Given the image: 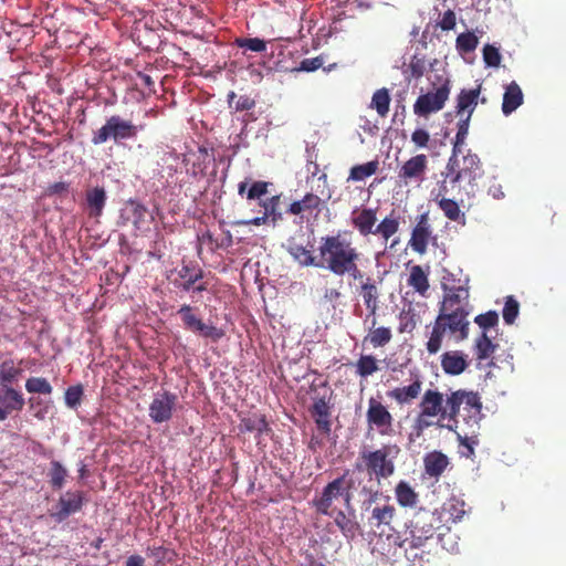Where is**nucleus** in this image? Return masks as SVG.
Segmentation results:
<instances>
[{
  "label": "nucleus",
  "instance_id": "nucleus-1",
  "mask_svg": "<svg viewBox=\"0 0 566 566\" xmlns=\"http://www.w3.org/2000/svg\"><path fill=\"white\" fill-rule=\"evenodd\" d=\"M481 411V397L475 391L459 389L444 398L442 392L427 389L419 402V412L412 424V433L420 438L423 431L433 424L455 432L460 416L470 428H474L479 426Z\"/></svg>",
  "mask_w": 566,
  "mask_h": 566
},
{
  "label": "nucleus",
  "instance_id": "nucleus-2",
  "mask_svg": "<svg viewBox=\"0 0 566 566\" xmlns=\"http://www.w3.org/2000/svg\"><path fill=\"white\" fill-rule=\"evenodd\" d=\"M469 287L453 289V291L443 293L438 316L426 344L430 355H434L441 349L447 333L453 336L457 342H462L469 337Z\"/></svg>",
  "mask_w": 566,
  "mask_h": 566
},
{
  "label": "nucleus",
  "instance_id": "nucleus-3",
  "mask_svg": "<svg viewBox=\"0 0 566 566\" xmlns=\"http://www.w3.org/2000/svg\"><path fill=\"white\" fill-rule=\"evenodd\" d=\"M318 255L319 264L316 266L324 268L338 276H343L347 265L360 258L357 249L340 232L321 238Z\"/></svg>",
  "mask_w": 566,
  "mask_h": 566
},
{
  "label": "nucleus",
  "instance_id": "nucleus-4",
  "mask_svg": "<svg viewBox=\"0 0 566 566\" xmlns=\"http://www.w3.org/2000/svg\"><path fill=\"white\" fill-rule=\"evenodd\" d=\"M460 153L452 151L446 169L452 177V182L462 186V190L470 196L474 192L476 179L481 176V160L476 154L469 151L460 157Z\"/></svg>",
  "mask_w": 566,
  "mask_h": 566
},
{
  "label": "nucleus",
  "instance_id": "nucleus-5",
  "mask_svg": "<svg viewBox=\"0 0 566 566\" xmlns=\"http://www.w3.org/2000/svg\"><path fill=\"white\" fill-rule=\"evenodd\" d=\"M310 392L313 400L310 407V413L314 419L317 429L328 434L331 432V409L333 390L328 387L326 381L316 382L315 380L310 386Z\"/></svg>",
  "mask_w": 566,
  "mask_h": 566
},
{
  "label": "nucleus",
  "instance_id": "nucleus-6",
  "mask_svg": "<svg viewBox=\"0 0 566 566\" xmlns=\"http://www.w3.org/2000/svg\"><path fill=\"white\" fill-rule=\"evenodd\" d=\"M398 452L399 448L397 446L385 444L374 451L364 450L359 453V457L363 460L364 469H366L370 478L374 475L379 482L381 479H388L395 473L396 467L390 455Z\"/></svg>",
  "mask_w": 566,
  "mask_h": 566
},
{
  "label": "nucleus",
  "instance_id": "nucleus-7",
  "mask_svg": "<svg viewBox=\"0 0 566 566\" xmlns=\"http://www.w3.org/2000/svg\"><path fill=\"white\" fill-rule=\"evenodd\" d=\"M143 128V125L137 126L119 115H113L106 119L101 128L93 133L92 144L102 145L111 139L114 140V143L133 139Z\"/></svg>",
  "mask_w": 566,
  "mask_h": 566
},
{
  "label": "nucleus",
  "instance_id": "nucleus-8",
  "mask_svg": "<svg viewBox=\"0 0 566 566\" xmlns=\"http://www.w3.org/2000/svg\"><path fill=\"white\" fill-rule=\"evenodd\" d=\"M439 524L440 518L434 512L423 509L418 511L410 521L409 526L411 545L419 547L427 539L432 538Z\"/></svg>",
  "mask_w": 566,
  "mask_h": 566
},
{
  "label": "nucleus",
  "instance_id": "nucleus-9",
  "mask_svg": "<svg viewBox=\"0 0 566 566\" xmlns=\"http://www.w3.org/2000/svg\"><path fill=\"white\" fill-rule=\"evenodd\" d=\"M450 92L451 82L446 78L436 91L418 96L413 104V113L419 117H428L430 114L441 111L449 99Z\"/></svg>",
  "mask_w": 566,
  "mask_h": 566
},
{
  "label": "nucleus",
  "instance_id": "nucleus-10",
  "mask_svg": "<svg viewBox=\"0 0 566 566\" xmlns=\"http://www.w3.org/2000/svg\"><path fill=\"white\" fill-rule=\"evenodd\" d=\"M186 329L214 343L219 342L224 336V331L216 325L207 324L193 313V308L184 304L177 311Z\"/></svg>",
  "mask_w": 566,
  "mask_h": 566
},
{
  "label": "nucleus",
  "instance_id": "nucleus-11",
  "mask_svg": "<svg viewBox=\"0 0 566 566\" xmlns=\"http://www.w3.org/2000/svg\"><path fill=\"white\" fill-rule=\"evenodd\" d=\"M366 421L368 429L376 430L380 436L394 433V416L381 401L374 397L368 399Z\"/></svg>",
  "mask_w": 566,
  "mask_h": 566
},
{
  "label": "nucleus",
  "instance_id": "nucleus-12",
  "mask_svg": "<svg viewBox=\"0 0 566 566\" xmlns=\"http://www.w3.org/2000/svg\"><path fill=\"white\" fill-rule=\"evenodd\" d=\"M344 478H336L323 489L319 497L313 500V506L316 512L323 515L333 516L332 505L334 500L343 497L345 503L349 506L352 494L344 492Z\"/></svg>",
  "mask_w": 566,
  "mask_h": 566
},
{
  "label": "nucleus",
  "instance_id": "nucleus-13",
  "mask_svg": "<svg viewBox=\"0 0 566 566\" xmlns=\"http://www.w3.org/2000/svg\"><path fill=\"white\" fill-rule=\"evenodd\" d=\"M428 157L424 154H417L406 160L398 169L397 177L403 186L420 184L423 181L428 170Z\"/></svg>",
  "mask_w": 566,
  "mask_h": 566
},
{
  "label": "nucleus",
  "instance_id": "nucleus-14",
  "mask_svg": "<svg viewBox=\"0 0 566 566\" xmlns=\"http://www.w3.org/2000/svg\"><path fill=\"white\" fill-rule=\"evenodd\" d=\"M86 499L83 491H66L60 496L51 516L57 522H63L72 514L82 511Z\"/></svg>",
  "mask_w": 566,
  "mask_h": 566
},
{
  "label": "nucleus",
  "instance_id": "nucleus-15",
  "mask_svg": "<svg viewBox=\"0 0 566 566\" xmlns=\"http://www.w3.org/2000/svg\"><path fill=\"white\" fill-rule=\"evenodd\" d=\"M397 518V510L394 504L388 501L384 504L375 505L368 517V525L375 532L385 534L386 532L394 531V522Z\"/></svg>",
  "mask_w": 566,
  "mask_h": 566
},
{
  "label": "nucleus",
  "instance_id": "nucleus-16",
  "mask_svg": "<svg viewBox=\"0 0 566 566\" xmlns=\"http://www.w3.org/2000/svg\"><path fill=\"white\" fill-rule=\"evenodd\" d=\"M177 402V396L169 391L157 394L149 405V417L155 423L169 421Z\"/></svg>",
  "mask_w": 566,
  "mask_h": 566
},
{
  "label": "nucleus",
  "instance_id": "nucleus-17",
  "mask_svg": "<svg viewBox=\"0 0 566 566\" xmlns=\"http://www.w3.org/2000/svg\"><path fill=\"white\" fill-rule=\"evenodd\" d=\"M214 160L213 149L200 146L197 151L185 156L184 163L190 165L187 172L193 178L205 177L210 163Z\"/></svg>",
  "mask_w": 566,
  "mask_h": 566
},
{
  "label": "nucleus",
  "instance_id": "nucleus-18",
  "mask_svg": "<svg viewBox=\"0 0 566 566\" xmlns=\"http://www.w3.org/2000/svg\"><path fill=\"white\" fill-rule=\"evenodd\" d=\"M25 405L23 395L11 386L0 390V421H4L13 411H21Z\"/></svg>",
  "mask_w": 566,
  "mask_h": 566
},
{
  "label": "nucleus",
  "instance_id": "nucleus-19",
  "mask_svg": "<svg viewBox=\"0 0 566 566\" xmlns=\"http://www.w3.org/2000/svg\"><path fill=\"white\" fill-rule=\"evenodd\" d=\"M431 233L432 231L429 224L428 214H420L418 217L417 224L415 226L411 232V238L409 241L411 249L419 254H424L427 252Z\"/></svg>",
  "mask_w": 566,
  "mask_h": 566
},
{
  "label": "nucleus",
  "instance_id": "nucleus-20",
  "mask_svg": "<svg viewBox=\"0 0 566 566\" xmlns=\"http://www.w3.org/2000/svg\"><path fill=\"white\" fill-rule=\"evenodd\" d=\"M422 379L419 375L407 386L396 387L387 392V397L396 401L399 406L410 405L421 394Z\"/></svg>",
  "mask_w": 566,
  "mask_h": 566
},
{
  "label": "nucleus",
  "instance_id": "nucleus-21",
  "mask_svg": "<svg viewBox=\"0 0 566 566\" xmlns=\"http://www.w3.org/2000/svg\"><path fill=\"white\" fill-rule=\"evenodd\" d=\"M352 226L361 237L374 234L377 223V210L373 208H363L355 210L350 218Z\"/></svg>",
  "mask_w": 566,
  "mask_h": 566
},
{
  "label": "nucleus",
  "instance_id": "nucleus-22",
  "mask_svg": "<svg viewBox=\"0 0 566 566\" xmlns=\"http://www.w3.org/2000/svg\"><path fill=\"white\" fill-rule=\"evenodd\" d=\"M239 430L242 433H254L258 444L261 443L263 436H268L271 432V428L265 416L261 413H253L242 418L239 424Z\"/></svg>",
  "mask_w": 566,
  "mask_h": 566
},
{
  "label": "nucleus",
  "instance_id": "nucleus-23",
  "mask_svg": "<svg viewBox=\"0 0 566 566\" xmlns=\"http://www.w3.org/2000/svg\"><path fill=\"white\" fill-rule=\"evenodd\" d=\"M481 93V85L471 90H461L457 96L455 113L458 116H472Z\"/></svg>",
  "mask_w": 566,
  "mask_h": 566
},
{
  "label": "nucleus",
  "instance_id": "nucleus-24",
  "mask_svg": "<svg viewBox=\"0 0 566 566\" xmlns=\"http://www.w3.org/2000/svg\"><path fill=\"white\" fill-rule=\"evenodd\" d=\"M449 465L448 457L438 450L428 452L423 457L424 473L438 480Z\"/></svg>",
  "mask_w": 566,
  "mask_h": 566
},
{
  "label": "nucleus",
  "instance_id": "nucleus-25",
  "mask_svg": "<svg viewBox=\"0 0 566 566\" xmlns=\"http://www.w3.org/2000/svg\"><path fill=\"white\" fill-rule=\"evenodd\" d=\"M441 367L448 375H460L467 367V356L460 350L446 352L441 356Z\"/></svg>",
  "mask_w": 566,
  "mask_h": 566
},
{
  "label": "nucleus",
  "instance_id": "nucleus-26",
  "mask_svg": "<svg viewBox=\"0 0 566 566\" xmlns=\"http://www.w3.org/2000/svg\"><path fill=\"white\" fill-rule=\"evenodd\" d=\"M523 92L516 82H511L505 87L502 102V112L505 116L511 115L523 104Z\"/></svg>",
  "mask_w": 566,
  "mask_h": 566
},
{
  "label": "nucleus",
  "instance_id": "nucleus-27",
  "mask_svg": "<svg viewBox=\"0 0 566 566\" xmlns=\"http://www.w3.org/2000/svg\"><path fill=\"white\" fill-rule=\"evenodd\" d=\"M106 191L103 187H94L86 190L85 200L88 210V216L98 218L102 216L106 205Z\"/></svg>",
  "mask_w": 566,
  "mask_h": 566
},
{
  "label": "nucleus",
  "instance_id": "nucleus-28",
  "mask_svg": "<svg viewBox=\"0 0 566 566\" xmlns=\"http://www.w3.org/2000/svg\"><path fill=\"white\" fill-rule=\"evenodd\" d=\"M427 59L423 54L415 53L408 63L402 65V74L408 81L422 77L427 71Z\"/></svg>",
  "mask_w": 566,
  "mask_h": 566
},
{
  "label": "nucleus",
  "instance_id": "nucleus-29",
  "mask_svg": "<svg viewBox=\"0 0 566 566\" xmlns=\"http://www.w3.org/2000/svg\"><path fill=\"white\" fill-rule=\"evenodd\" d=\"M322 199L312 192L306 193L301 200L293 201L286 212L293 216H300L304 212H312L318 210Z\"/></svg>",
  "mask_w": 566,
  "mask_h": 566
},
{
  "label": "nucleus",
  "instance_id": "nucleus-30",
  "mask_svg": "<svg viewBox=\"0 0 566 566\" xmlns=\"http://www.w3.org/2000/svg\"><path fill=\"white\" fill-rule=\"evenodd\" d=\"M360 295L364 300V304L366 305L369 314L375 316L378 310V289L375 281L371 277H367L365 282H363L360 286Z\"/></svg>",
  "mask_w": 566,
  "mask_h": 566
},
{
  "label": "nucleus",
  "instance_id": "nucleus-31",
  "mask_svg": "<svg viewBox=\"0 0 566 566\" xmlns=\"http://www.w3.org/2000/svg\"><path fill=\"white\" fill-rule=\"evenodd\" d=\"M497 346V344H494L491 340L486 332H482V334L474 342V355L476 360L483 361L491 358Z\"/></svg>",
  "mask_w": 566,
  "mask_h": 566
},
{
  "label": "nucleus",
  "instance_id": "nucleus-32",
  "mask_svg": "<svg viewBox=\"0 0 566 566\" xmlns=\"http://www.w3.org/2000/svg\"><path fill=\"white\" fill-rule=\"evenodd\" d=\"M397 502L403 507H413L418 502L417 492L406 481H400L395 488Z\"/></svg>",
  "mask_w": 566,
  "mask_h": 566
},
{
  "label": "nucleus",
  "instance_id": "nucleus-33",
  "mask_svg": "<svg viewBox=\"0 0 566 566\" xmlns=\"http://www.w3.org/2000/svg\"><path fill=\"white\" fill-rule=\"evenodd\" d=\"M399 230V220L395 216L392 211L389 216L385 217L378 224L376 223V228L374 234L380 235L384 239L385 243L398 232Z\"/></svg>",
  "mask_w": 566,
  "mask_h": 566
},
{
  "label": "nucleus",
  "instance_id": "nucleus-34",
  "mask_svg": "<svg viewBox=\"0 0 566 566\" xmlns=\"http://www.w3.org/2000/svg\"><path fill=\"white\" fill-rule=\"evenodd\" d=\"M408 285L413 287L420 295H424L429 290L428 274L420 265H413L410 269Z\"/></svg>",
  "mask_w": 566,
  "mask_h": 566
},
{
  "label": "nucleus",
  "instance_id": "nucleus-35",
  "mask_svg": "<svg viewBox=\"0 0 566 566\" xmlns=\"http://www.w3.org/2000/svg\"><path fill=\"white\" fill-rule=\"evenodd\" d=\"M269 182L266 181H254L248 189V182L241 181L238 185V193L243 196L247 193L248 200H260L262 196L268 193Z\"/></svg>",
  "mask_w": 566,
  "mask_h": 566
},
{
  "label": "nucleus",
  "instance_id": "nucleus-36",
  "mask_svg": "<svg viewBox=\"0 0 566 566\" xmlns=\"http://www.w3.org/2000/svg\"><path fill=\"white\" fill-rule=\"evenodd\" d=\"M443 179L439 181L437 193L434 195V201L441 198H448L449 195H460L462 192V186H458L457 182H452V177L449 176V171L444 169L442 172Z\"/></svg>",
  "mask_w": 566,
  "mask_h": 566
},
{
  "label": "nucleus",
  "instance_id": "nucleus-37",
  "mask_svg": "<svg viewBox=\"0 0 566 566\" xmlns=\"http://www.w3.org/2000/svg\"><path fill=\"white\" fill-rule=\"evenodd\" d=\"M364 470L363 463L356 462L354 470L346 469L339 478H344V492L352 494L361 484L360 472Z\"/></svg>",
  "mask_w": 566,
  "mask_h": 566
},
{
  "label": "nucleus",
  "instance_id": "nucleus-38",
  "mask_svg": "<svg viewBox=\"0 0 566 566\" xmlns=\"http://www.w3.org/2000/svg\"><path fill=\"white\" fill-rule=\"evenodd\" d=\"M444 216L451 221H460L464 223L465 216L461 212L458 202L451 198H441L436 201Z\"/></svg>",
  "mask_w": 566,
  "mask_h": 566
},
{
  "label": "nucleus",
  "instance_id": "nucleus-39",
  "mask_svg": "<svg viewBox=\"0 0 566 566\" xmlns=\"http://www.w3.org/2000/svg\"><path fill=\"white\" fill-rule=\"evenodd\" d=\"M390 101H391V98H390L388 90L380 88L374 93V95L371 97L370 107L375 108L377 114L380 117H385V116H387V114L389 112Z\"/></svg>",
  "mask_w": 566,
  "mask_h": 566
},
{
  "label": "nucleus",
  "instance_id": "nucleus-40",
  "mask_svg": "<svg viewBox=\"0 0 566 566\" xmlns=\"http://www.w3.org/2000/svg\"><path fill=\"white\" fill-rule=\"evenodd\" d=\"M289 253L303 266H316V262L312 251L301 244H291Z\"/></svg>",
  "mask_w": 566,
  "mask_h": 566
},
{
  "label": "nucleus",
  "instance_id": "nucleus-41",
  "mask_svg": "<svg viewBox=\"0 0 566 566\" xmlns=\"http://www.w3.org/2000/svg\"><path fill=\"white\" fill-rule=\"evenodd\" d=\"M21 374L12 359H7L0 364V384L1 387L10 386Z\"/></svg>",
  "mask_w": 566,
  "mask_h": 566
},
{
  "label": "nucleus",
  "instance_id": "nucleus-42",
  "mask_svg": "<svg viewBox=\"0 0 566 566\" xmlns=\"http://www.w3.org/2000/svg\"><path fill=\"white\" fill-rule=\"evenodd\" d=\"M378 160H371L363 165L352 167L348 180L360 181L376 174L378 170Z\"/></svg>",
  "mask_w": 566,
  "mask_h": 566
},
{
  "label": "nucleus",
  "instance_id": "nucleus-43",
  "mask_svg": "<svg viewBox=\"0 0 566 566\" xmlns=\"http://www.w3.org/2000/svg\"><path fill=\"white\" fill-rule=\"evenodd\" d=\"M378 370V361L373 355H361L356 363V374L361 378H367Z\"/></svg>",
  "mask_w": 566,
  "mask_h": 566
},
{
  "label": "nucleus",
  "instance_id": "nucleus-44",
  "mask_svg": "<svg viewBox=\"0 0 566 566\" xmlns=\"http://www.w3.org/2000/svg\"><path fill=\"white\" fill-rule=\"evenodd\" d=\"M479 45V38L473 32H463L457 36L455 48L460 54L471 53Z\"/></svg>",
  "mask_w": 566,
  "mask_h": 566
},
{
  "label": "nucleus",
  "instance_id": "nucleus-45",
  "mask_svg": "<svg viewBox=\"0 0 566 566\" xmlns=\"http://www.w3.org/2000/svg\"><path fill=\"white\" fill-rule=\"evenodd\" d=\"M392 338V334L389 327H377L370 329L369 334L365 337V342H369L373 347H384Z\"/></svg>",
  "mask_w": 566,
  "mask_h": 566
},
{
  "label": "nucleus",
  "instance_id": "nucleus-46",
  "mask_svg": "<svg viewBox=\"0 0 566 566\" xmlns=\"http://www.w3.org/2000/svg\"><path fill=\"white\" fill-rule=\"evenodd\" d=\"M49 476L52 488L54 490H61L65 484L67 470L62 465L61 462L53 460L51 461Z\"/></svg>",
  "mask_w": 566,
  "mask_h": 566
},
{
  "label": "nucleus",
  "instance_id": "nucleus-47",
  "mask_svg": "<svg viewBox=\"0 0 566 566\" xmlns=\"http://www.w3.org/2000/svg\"><path fill=\"white\" fill-rule=\"evenodd\" d=\"M334 522L346 537H354L358 530V524L348 517L343 511H337L335 513Z\"/></svg>",
  "mask_w": 566,
  "mask_h": 566
},
{
  "label": "nucleus",
  "instance_id": "nucleus-48",
  "mask_svg": "<svg viewBox=\"0 0 566 566\" xmlns=\"http://www.w3.org/2000/svg\"><path fill=\"white\" fill-rule=\"evenodd\" d=\"M471 116H460V119L457 124L458 132L453 142L452 151L461 153V147L464 145L467 136L469 134Z\"/></svg>",
  "mask_w": 566,
  "mask_h": 566
},
{
  "label": "nucleus",
  "instance_id": "nucleus-49",
  "mask_svg": "<svg viewBox=\"0 0 566 566\" xmlns=\"http://www.w3.org/2000/svg\"><path fill=\"white\" fill-rule=\"evenodd\" d=\"M25 389L30 394L51 395L53 388L46 378L30 377L25 381Z\"/></svg>",
  "mask_w": 566,
  "mask_h": 566
},
{
  "label": "nucleus",
  "instance_id": "nucleus-50",
  "mask_svg": "<svg viewBox=\"0 0 566 566\" xmlns=\"http://www.w3.org/2000/svg\"><path fill=\"white\" fill-rule=\"evenodd\" d=\"M279 205L280 196H272L264 201H260V206L264 210L263 213L274 223L282 219V214L277 211Z\"/></svg>",
  "mask_w": 566,
  "mask_h": 566
},
{
  "label": "nucleus",
  "instance_id": "nucleus-51",
  "mask_svg": "<svg viewBox=\"0 0 566 566\" xmlns=\"http://www.w3.org/2000/svg\"><path fill=\"white\" fill-rule=\"evenodd\" d=\"M234 44L241 49H248L252 52H264L266 50V42L260 38H237Z\"/></svg>",
  "mask_w": 566,
  "mask_h": 566
},
{
  "label": "nucleus",
  "instance_id": "nucleus-52",
  "mask_svg": "<svg viewBox=\"0 0 566 566\" xmlns=\"http://www.w3.org/2000/svg\"><path fill=\"white\" fill-rule=\"evenodd\" d=\"M520 312V304L514 298V296L510 295L505 298L504 307H503V319L507 325H511L515 322Z\"/></svg>",
  "mask_w": 566,
  "mask_h": 566
},
{
  "label": "nucleus",
  "instance_id": "nucleus-53",
  "mask_svg": "<svg viewBox=\"0 0 566 566\" xmlns=\"http://www.w3.org/2000/svg\"><path fill=\"white\" fill-rule=\"evenodd\" d=\"M84 390L82 385L70 386L65 390V405L71 409H76L82 401Z\"/></svg>",
  "mask_w": 566,
  "mask_h": 566
},
{
  "label": "nucleus",
  "instance_id": "nucleus-54",
  "mask_svg": "<svg viewBox=\"0 0 566 566\" xmlns=\"http://www.w3.org/2000/svg\"><path fill=\"white\" fill-rule=\"evenodd\" d=\"M178 276L182 280L179 282L175 280V285L185 292H190L192 286L195 285V281L191 274V266L189 264H184L181 269L178 271Z\"/></svg>",
  "mask_w": 566,
  "mask_h": 566
},
{
  "label": "nucleus",
  "instance_id": "nucleus-55",
  "mask_svg": "<svg viewBox=\"0 0 566 566\" xmlns=\"http://www.w3.org/2000/svg\"><path fill=\"white\" fill-rule=\"evenodd\" d=\"M441 287L443 290V293L450 292L451 287H452V290L469 287V279L468 277H465L464 280L457 279L454 274L448 273L442 279Z\"/></svg>",
  "mask_w": 566,
  "mask_h": 566
},
{
  "label": "nucleus",
  "instance_id": "nucleus-56",
  "mask_svg": "<svg viewBox=\"0 0 566 566\" xmlns=\"http://www.w3.org/2000/svg\"><path fill=\"white\" fill-rule=\"evenodd\" d=\"M474 323L478 324L479 327L483 329V332H486V329L497 325L499 314L495 311H489L484 314L475 316Z\"/></svg>",
  "mask_w": 566,
  "mask_h": 566
},
{
  "label": "nucleus",
  "instance_id": "nucleus-57",
  "mask_svg": "<svg viewBox=\"0 0 566 566\" xmlns=\"http://www.w3.org/2000/svg\"><path fill=\"white\" fill-rule=\"evenodd\" d=\"M417 326V315L411 312H402L399 315V333H411Z\"/></svg>",
  "mask_w": 566,
  "mask_h": 566
},
{
  "label": "nucleus",
  "instance_id": "nucleus-58",
  "mask_svg": "<svg viewBox=\"0 0 566 566\" xmlns=\"http://www.w3.org/2000/svg\"><path fill=\"white\" fill-rule=\"evenodd\" d=\"M483 60L488 66L497 67L501 63V54L497 48L486 44L483 48Z\"/></svg>",
  "mask_w": 566,
  "mask_h": 566
},
{
  "label": "nucleus",
  "instance_id": "nucleus-59",
  "mask_svg": "<svg viewBox=\"0 0 566 566\" xmlns=\"http://www.w3.org/2000/svg\"><path fill=\"white\" fill-rule=\"evenodd\" d=\"M457 433L458 440L460 442V446L465 449V451H462L461 454L465 458H471L474 455V446L478 444L476 437H467L461 436L460 433Z\"/></svg>",
  "mask_w": 566,
  "mask_h": 566
},
{
  "label": "nucleus",
  "instance_id": "nucleus-60",
  "mask_svg": "<svg viewBox=\"0 0 566 566\" xmlns=\"http://www.w3.org/2000/svg\"><path fill=\"white\" fill-rule=\"evenodd\" d=\"M411 142L417 148H427L430 143V134L423 128H417L411 134Z\"/></svg>",
  "mask_w": 566,
  "mask_h": 566
},
{
  "label": "nucleus",
  "instance_id": "nucleus-61",
  "mask_svg": "<svg viewBox=\"0 0 566 566\" xmlns=\"http://www.w3.org/2000/svg\"><path fill=\"white\" fill-rule=\"evenodd\" d=\"M324 59L322 56L311 57V59H304L298 70L304 72H314L323 66Z\"/></svg>",
  "mask_w": 566,
  "mask_h": 566
},
{
  "label": "nucleus",
  "instance_id": "nucleus-62",
  "mask_svg": "<svg viewBox=\"0 0 566 566\" xmlns=\"http://www.w3.org/2000/svg\"><path fill=\"white\" fill-rule=\"evenodd\" d=\"M455 23H457V17H455V13L452 11V10H447L443 15H442V19L440 20V22L438 23V25L441 28V30L443 31H450V30H453L454 27H455Z\"/></svg>",
  "mask_w": 566,
  "mask_h": 566
},
{
  "label": "nucleus",
  "instance_id": "nucleus-63",
  "mask_svg": "<svg viewBox=\"0 0 566 566\" xmlns=\"http://www.w3.org/2000/svg\"><path fill=\"white\" fill-rule=\"evenodd\" d=\"M255 106V101L248 95L240 96L235 103V111H250Z\"/></svg>",
  "mask_w": 566,
  "mask_h": 566
},
{
  "label": "nucleus",
  "instance_id": "nucleus-64",
  "mask_svg": "<svg viewBox=\"0 0 566 566\" xmlns=\"http://www.w3.org/2000/svg\"><path fill=\"white\" fill-rule=\"evenodd\" d=\"M358 261H353L349 265H347L346 270L343 271V275L348 274L353 280H361L364 277L363 272L359 270Z\"/></svg>",
  "mask_w": 566,
  "mask_h": 566
}]
</instances>
